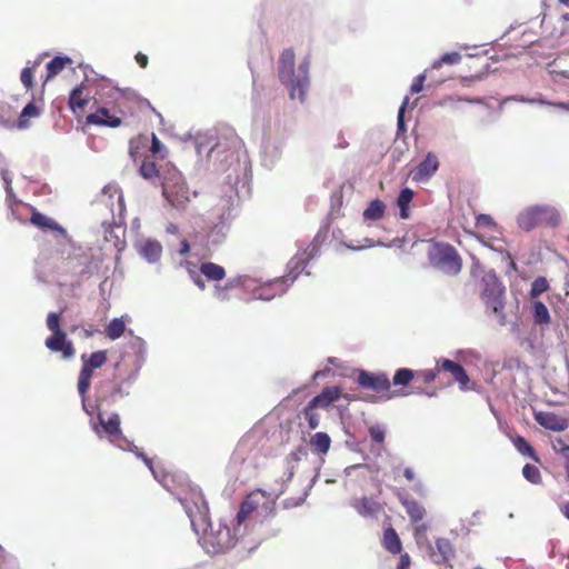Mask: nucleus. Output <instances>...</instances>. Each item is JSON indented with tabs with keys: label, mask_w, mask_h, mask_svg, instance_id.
I'll use <instances>...</instances> for the list:
<instances>
[{
	"label": "nucleus",
	"mask_w": 569,
	"mask_h": 569,
	"mask_svg": "<svg viewBox=\"0 0 569 569\" xmlns=\"http://www.w3.org/2000/svg\"><path fill=\"white\" fill-rule=\"evenodd\" d=\"M319 246L316 242H311L300 254L295 256L288 263L289 273L282 278H276L274 280L262 286L257 291V297L263 300H270L277 295H281L287 290V287L291 284L298 277V274L306 268L307 263L318 254Z\"/></svg>",
	"instance_id": "2"
},
{
	"label": "nucleus",
	"mask_w": 569,
	"mask_h": 569,
	"mask_svg": "<svg viewBox=\"0 0 569 569\" xmlns=\"http://www.w3.org/2000/svg\"><path fill=\"white\" fill-rule=\"evenodd\" d=\"M553 449L556 452L562 455V457L569 456V445L561 438L557 439L553 443Z\"/></svg>",
	"instance_id": "49"
},
{
	"label": "nucleus",
	"mask_w": 569,
	"mask_h": 569,
	"mask_svg": "<svg viewBox=\"0 0 569 569\" xmlns=\"http://www.w3.org/2000/svg\"><path fill=\"white\" fill-rule=\"evenodd\" d=\"M518 226L530 231L540 226H557L559 214L556 209L548 206H532L521 211L517 218Z\"/></svg>",
	"instance_id": "8"
},
{
	"label": "nucleus",
	"mask_w": 569,
	"mask_h": 569,
	"mask_svg": "<svg viewBox=\"0 0 569 569\" xmlns=\"http://www.w3.org/2000/svg\"><path fill=\"white\" fill-rule=\"evenodd\" d=\"M139 172L147 180L154 179V178L162 179V174H160V171H159L156 162L150 160V157L143 158L141 166L139 168Z\"/></svg>",
	"instance_id": "37"
},
{
	"label": "nucleus",
	"mask_w": 569,
	"mask_h": 569,
	"mask_svg": "<svg viewBox=\"0 0 569 569\" xmlns=\"http://www.w3.org/2000/svg\"><path fill=\"white\" fill-rule=\"evenodd\" d=\"M480 297L486 307L493 313H502L505 309V287L495 273L488 272L482 277Z\"/></svg>",
	"instance_id": "10"
},
{
	"label": "nucleus",
	"mask_w": 569,
	"mask_h": 569,
	"mask_svg": "<svg viewBox=\"0 0 569 569\" xmlns=\"http://www.w3.org/2000/svg\"><path fill=\"white\" fill-rule=\"evenodd\" d=\"M274 506L276 501L270 493L260 489L253 490L240 503L236 516L237 525L241 526L252 515L266 518L273 513Z\"/></svg>",
	"instance_id": "5"
},
{
	"label": "nucleus",
	"mask_w": 569,
	"mask_h": 569,
	"mask_svg": "<svg viewBox=\"0 0 569 569\" xmlns=\"http://www.w3.org/2000/svg\"><path fill=\"white\" fill-rule=\"evenodd\" d=\"M386 206L381 200H373L370 202L368 208L363 211V219L365 220H379L385 214Z\"/></svg>",
	"instance_id": "34"
},
{
	"label": "nucleus",
	"mask_w": 569,
	"mask_h": 569,
	"mask_svg": "<svg viewBox=\"0 0 569 569\" xmlns=\"http://www.w3.org/2000/svg\"><path fill=\"white\" fill-rule=\"evenodd\" d=\"M149 142L150 138L147 134H139L129 141V154L134 162L142 158L149 157Z\"/></svg>",
	"instance_id": "19"
},
{
	"label": "nucleus",
	"mask_w": 569,
	"mask_h": 569,
	"mask_svg": "<svg viewBox=\"0 0 569 569\" xmlns=\"http://www.w3.org/2000/svg\"><path fill=\"white\" fill-rule=\"evenodd\" d=\"M302 415L309 429L313 430L319 427L321 420L320 409L308 403L302 410Z\"/></svg>",
	"instance_id": "38"
},
{
	"label": "nucleus",
	"mask_w": 569,
	"mask_h": 569,
	"mask_svg": "<svg viewBox=\"0 0 569 569\" xmlns=\"http://www.w3.org/2000/svg\"><path fill=\"white\" fill-rule=\"evenodd\" d=\"M549 289V283L545 277H538L533 280L530 289V297L532 299L538 298L540 295Z\"/></svg>",
	"instance_id": "42"
},
{
	"label": "nucleus",
	"mask_w": 569,
	"mask_h": 569,
	"mask_svg": "<svg viewBox=\"0 0 569 569\" xmlns=\"http://www.w3.org/2000/svg\"><path fill=\"white\" fill-rule=\"evenodd\" d=\"M141 458L143 459L144 463L152 470V461L150 458H148L147 456L144 455H140Z\"/></svg>",
	"instance_id": "59"
},
{
	"label": "nucleus",
	"mask_w": 569,
	"mask_h": 569,
	"mask_svg": "<svg viewBox=\"0 0 569 569\" xmlns=\"http://www.w3.org/2000/svg\"><path fill=\"white\" fill-rule=\"evenodd\" d=\"M41 114V109L33 102H29L21 111L16 127L20 130L28 129L31 126V120Z\"/></svg>",
	"instance_id": "22"
},
{
	"label": "nucleus",
	"mask_w": 569,
	"mask_h": 569,
	"mask_svg": "<svg viewBox=\"0 0 569 569\" xmlns=\"http://www.w3.org/2000/svg\"><path fill=\"white\" fill-rule=\"evenodd\" d=\"M430 263L447 274L456 276L462 269V259L449 243H436L429 251Z\"/></svg>",
	"instance_id": "7"
},
{
	"label": "nucleus",
	"mask_w": 569,
	"mask_h": 569,
	"mask_svg": "<svg viewBox=\"0 0 569 569\" xmlns=\"http://www.w3.org/2000/svg\"><path fill=\"white\" fill-rule=\"evenodd\" d=\"M47 327L52 335L46 339V347L52 352H61L63 359L72 358L76 353L73 343L67 339V333L61 329L60 316L57 312H50L47 316Z\"/></svg>",
	"instance_id": "9"
},
{
	"label": "nucleus",
	"mask_w": 569,
	"mask_h": 569,
	"mask_svg": "<svg viewBox=\"0 0 569 569\" xmlns=\"http://www.w3.org/2000/svg\"><path fill=\"white\" fill-rule=\"evenodd\" d=\"M126 330V323L120 318L112 319L106 328V335L109 339L116 340L120 338Z\"/></svg>",
	"instance_id": "39"
},
{
	"label": "nucleus",
	"mask_w": 569,
	"mask_h": 569,
	"mask_svg": "<svg viewBox=\"0 0 569 569\" xmlns=\"http://www.w3.org/2000/svg\"><path fill=\"white\" fill-rule=\"evenodd\" d=\"M563 468L566 471V477L569 480V455L567 457H565Z\"/></svg>",
	"instance_id": "56"
},
{
	"label": "nucleus",
	"mask_w": 569,
	"mask_h": 569,
	"mask_svg": "<svg viewBox=\"0 0 569 569\" xmlns=\"http://www.w3.org/2000/svg\"><path fill=\"white\" fill-rule=\"evenodd\" d=\"M6 556H7L6 550L0 546V569H3L2 565L6 559Z\"/></svg>",
	"instance_id": "57"
},
{
	"label": "nucleus",
	"mask_w": 569,
	"mask_h": 569,
	"mask_svg": "<svg viewBox=\"0 0 569 569\" xmlns=\"http://www.w3.org/2000/svg\"><path fill=\"white\" fill-rule=\"evenodd\" d=\"M308 456V450L303 446L297 447L287 456V463L290 467V470H293L295 465H297L302 458ZM292 471H290V476H292Z\"/></svg>",
	"instance_id": "40"
},
{
	"label": "nucleus",
	"mask_w": 569,
	"mask_h": 569,
	"mask_svg": "<svg viewBox=\"0 0 569 569\" xmlns=\"http://www.w3.org/2000/svg\"><path fill=\"white\" fill-rule=\"evenodd\" d=\"M425 80H426V74L425 73H421V74L417 76L413 79L412 83H411L410 92L411 93H419L423 89Z\"/></svg>",
	"instance_id": "48"
},
{
	"label": "nucleus",
	"mask_w": 569,
	"mask_h": 569,
	"mask_svg": "<svg viewBox=\"0 0 569 569\" xmlns=\"http://www.w3.org/2000/svg\"><path fill=\"white\" fill-rule=\"evenodd\" d=\"M522 475L528 481L532 483L541 482V473L539 469L533 465L527 463L522 469Z\"/></svg>",
	"instance_id": "43"
},
{
	"label": "nucleus",
	"mask_w": 569,
	"mask_h": 569,
	"mask_svg": "<svg viewBox=\"0 0 569 569\" xmlns=\"http://www.w3.org/2000/svg\"><path fill=\"white\" fill-rule=\"evenodd\" d=\"M408 103H409V98L406 97L405 100L402 101L401 107L399 108V111H398L397 122H398L399 130H405V110H406Z\"/></svg>",
	"instance_id": "50"
},
{
	"label": "nucleus",
	"mask_w": 569,
	"mask_h": 569,
	"mask_svg": "<svg viewBox=\"0 0 569 569\" xmlns=\"http://www.w3.org/2000/svg\"><path fill=\"white\" fill-rule=\"evenodd\" d=\"M139 253L149 262H156L161 257L162 247L160 242L156 240H146L140 243Z\"/></svg>",
	"instance_id": "24"
},
{
	"label": "nucleus",
	"mask_w": 569,
	"mask_h": 569,
	"mask_svg": "<svg viewBox=\"0 0 569 569\" xmlns=\"http://www.w3.org/2000/svg\"><path fill=\"white\" fill-rule=\"evenodd\" d=\"M461 60V56L458 52H449L441 56L437 61L433 62V68H440L442 64H456Z\"/></svg>",
	"instance_id": "44"
},
{
	"label": "nucleus",
	"mask_w": 569,
	"mask_h": 569,
	"mask_svg": "<svg viewBox=\"0 0 569 569\" xmlns=\"http://www.w3.org/2000/svg\"><path fill=\"white\" fill-rule=\"evenodd\" d=\"M199 270L210 281H221L226 277L224 268L213 262L201 263Z\"/></svg>",
	"instance_id": "30"
},
{
	"label": "nucleus",
	"mask_w": 569,
	"mask_h": 569,
	"mask_svg": "<svg viewBox=\"0 0 569 569\" xmlns=\"http://www.w3.org/2000/svg\"><path fill=\"white\" fill-rule=\"evenodd\" d=\"M193 281L200 290H203L206 288L204 281L201 278L196 277L193 278Z\"/></svg>",
	"instance_id": "54"
},
{
	"label": "nucleus",
	"mask_w": 569,
	"mask_h": 569,
	"mask_svg": "<svg viewBox=\"0 0 569 569\" xmlns=\"http://www.w3.org/2000/svg\"><path fill=\"white\" fill-rule=\"evenodd\" d=\"M87 123L118 128L122 124V117L111 113L104 107H99L94 112L87 116Z\"/></svg>",
	"instance_id": "16"
},
{
	"label": "nucleus",
	"mask_w": 569,
	"mask_h": 569,
	"mask_svg": "<svg viewBox=\"0 0 569 569\" xmlns=\"http://www.w3.org/2000/svg\"><path fill=\"white\" fill-rule=\"evenodd\" d=\"M148 153L150 158L163 160L167 157V149L154 132L151 133Z\"/></svg>",
	"instance_id": "35"
},
{
	"label": "nucleus",
	"mask_w": 569,
	"mask_h": 569,
	"mask_svg": "<svg viewBox=\"0 0 569 569\" xmlns=\"http://www.w3.org/2000/svg\"><path fill=\"white\" fill-rule=\"evenodd\" d=\"M237 536L231 529L221 522L217 525L209 522L203 536V545L208 552L223 553L234 547Z\"/></svg>",
	"instance_id": "6"
},
{
	"label": "nucleus",
	"mask_w": 569,
	"mask_h": 569,
	"mask_svg": "<svg viewBox=\"0 0 569 569\" xmlns=\"http://www.w3.org/2000/svg\"><path fill=\"white\" fill-rule=\"evenodd\" d=\"M410 565H411L410 556L407 552L401 553L397 569H409Z\"/></svg>",
	"instance_id": "51"
},
{
	"label": "nucleus",
	"mask_w": 569,
	"mask_h": 569,
	"mask_svg": "<svg viewBox=\"0 0 569 569\" xmlns=\"http://www.w3.org/2000/svg\"><path fill=\"white\" fill-rule=\"evenodd\" d=\"M189 250H190V246H189V243H188L187 241H183V242L181 243L180 253L186 254V253H188V252H189Z\"/></svg>",
	"instance_id": "55"
},
{
	"label": "nucleus",
	"mask_w": 569,
	"mask_h": 569,
	"mask_svg": "<svg viewBox=\"0 0 569 569\" xmlns=\"http://www.w3.org/2000/svg\"><path fill=\"white\" fill-rule=\"evenodd\" d=\"M415 380L419 381L425 385H429L431 382H435L437 378H439V372L437 370V366L435 369H428V370H417Z\"/></svg>",
	"instance_id": "41"
},
{
	"label": "nucleus",
	"mask_w": 569,
	"mask_h": 569,
	"mask_svg": "<svg viewBox=\"0 0 569 569\" xmlns=\"http://www.w3.org/2000/svg\"><path fill=\"white\" fill-rule=\"evenodd\" d=\"M369 433L372 441L378 445L377 453L379 455L385 441V430L379 425H376L369 428Z\"/></svg>",
	"instance_id": "46"
},
{
	"label": "nucleus",
	"mask_w": 569,
	"mask_h": 569,
	"mask_svg": "<svg viewBox=\"0 0 569 569\" xmlns=\"http://www.w3.org/2000/svg\"><path fill=\"white\" fill-rule=\"evenodd\" d=\"M42 58L39 57L37 60L31 62V66H27L22 69L20 80L27 90L33 89L34 82V70L41 64ZM30 64V61L28 62Z\"/></svg>",
	"instance_id": "32"
},
{
	"label": "nucleus",
	"mask_w": 569,
	"mask_h": 569,
	"mask_svg": "<svg viewBox=\"0 0 569 569\" xmlns=\"http://www.w3.org/2000/svg\"><path fill=\"white\" fill-rule=\"evenodd\" d=\"M399 501L405 508L410 522L413 527V535L416 539L422 538L429 529V523L427 522V510L426 508L412 497L408 495H400Z\"/></svg>",
	"instance_id": "11"
},
{
	"label": "nucleus",
	"mask_w": 569,
	"mask_h": 569,
	"mask_svg": "<svg viewBox=\"0 0 569 569\" xmlns=\"http://www.w3.org/2000/svg\"><path fill=\"white\" fill-rule=\"evenodd\" d=\"M81 360L83 365L78 377V391L84 401L91 385L93 371L101 368L108 360L107 351L100 350L92 352L88 358L82 355Z\"/></svg>",
	"instance_id": "12"
},
{
	"label": "nucleus",
	"mask_w": 569,
	"mask_h": 569,
	"mask_svg": "<svg viewBox=\"0 0 569 569\" xmlns=\"http://www.w3.org/2000/svg\"><path fill=\"white\" fill-rule=\"evenodd\" d=\"M134 59H136V62H137L141 68H143V69H144V68H147L149 60H148V57H147L144 53H142V52H138V53L136 54Z\"/></svg>",
	"instance_id": "52"
},
{
	"label": "nucleus",
	"mask_w": 569,
	"mask_h": 569,
	"mask_svg": "<svg viewBox=\"0 0 569 569\" xmlns=\"http://www.w3.org/2000/svg\"><path fill=\"white\" fill-rule=\"evenodd\" d=\"M87 84L82 82L77 86L69 96V108L76 113L82 111L90 100V93L86 92Z\"/></svg>",
	"instance_id": "20"
},
{
	"label": "nucleus",
	"mask_w": 569,
	"mask_h": 569,
	"mask_svg": "<svg viewBox=\"0 0 569 569\" xmlns=\"http://www.w3.org/2000/svg\"><path fill=\"white\" fill-rule=\"evenodd\" d=\"M381 543L389 553L401 555L402 542L392 527L385 529Z\"/></svg>",
	"instance_id": "21"
},
{
	"label": "nucleus",
	"mask_w": 569,
	"mask_h": 569,
	"mask_svg": "<svg viewBox=\"0 0 569 569\" xmlns=\"http://www.w3.org/2000/svg\"><path fill=\"white\" fill-rule=\"evenodd\" d=\"M358 386L362 389L373 392L370 396H358V399L373 403L379 401H388L399 397H406L410 393L403 389H391V381L388 375L385 372L358 370Z\"/></svg>",
	"instance_id": "3"
},
{
	"label": "nucleus",
	"mask_w": 569,
	"mask_h": 569,
	"mask_svg": "<svg viewBox=\"0 0 569 569\" xmlns=\"http://www.w3.org/2000/svg\"><path fill=\"white\" fill-rule=\"evenodd\" d=\"M532 318L536 325H548L550 322L549 310L541 301H535L532 305Z\"/></svg>",
	"instance_id": "36"
},
{
	"label": "nucleus",
	"mask_w": 569,
	"mask_h": 569,
	"mask_svg": "<svg viewBox=\"0 0 569 569\" xmlns=\"http://www.w3.org/2000/svg\"><path fill=\"white\" fill-rule=\"evenodd\" d=\"M403 476L409 480L412 481L415 479V473L411 468H406L403 470Z\"/></svg>",
	"instance_id": "53"
},
{
	"label": "nucleus",
	"mask_w": 569,
	"mask_h": 569,
	"mask_svg": "<svg viewBox=\"0 0 569 569\" xmlns=\"http://www.w3.org/2000/svg\"><path fill=\"white\" fill-rule=\"evenodd\" d=\"M436 551L433 556L437 557L436 562H447L455 557V548L449 539L438 538L435 542Z\"/></svg>",
	"instance_id": "23"
},
{
	"label": "nucleus",
	"mask_w": 569,
	"mask_h": 569,
	"mask_svg": "<svg viewBox=\"0 0 569 569\" xmlns=\"http://www.w3.org/2000/svg\"><path fill=\"white\" fill-rule=\"evenodd\" d=\"M92 335H93V331H92V330L83 329V337H86V338H90Z\"/></svg>",
	"instance_id": "60"
},
{
	"label": "nucleus",
	"mask_w": 569,
	"mask_h": 569,
	"mask_svg": "<svg viewBox=\"0 0 569 569\" xmlns=\"http://www.w3.org/2000/svg\"><path fill=\"white\" fill-rule=\"evenodd\" d=\"M98 420L103 431L110 437H119L121 435L120 417L118 413H112L107 420L99 413Z\"/></svg>",
	"instance_id": "27"
},
{
	"label": "nucleus",
	"mask_w": 569,
	"mask_h": 569,
	"mask_svg": "<svg viewBox=\"0 0 569 569\" xmlns=\"http://www.w3.org/2000/svg\"><path fill=\"white\" fill-rule=\"evenodd\" d=\"M30 222L42 230L63 231V229L53 219L34 209L32 210Z\"/></svg>",
	"instance_id": "25"
},
{
	"label": "nucleus",
	"mask_w": 569,
	"mask_h": 569,
	"mask_svg": "<svg viewBox=\"0 0 569 569\" xmlns=\"http://www.w3.org/2000/svg\"><path fill=\"white\" fill-rule=\"evenodd\" d=\"M180 502L186 509L190 520L194 523L199 517L201 520H206L208 513L207 501L198 488H190L184 496L179 497Z\"/></svg>",
	"instance_id": "13"
},
{
	"label": "nucleus",
	"mask_w": 569,
	"mask_h": 569,
	"mask_svg": "<svg viewBox=\"0 0 569 569\" xmlns=\"http://www.w3.org/2000/svg\"><path fill=\"white\" fill-rule=\"evenodd\" d=\"M536 421L543 428L552 431H565L568 428L567 419L549 411H539L535 413Z\"/></svg>",
	"instance_id": "17"
},
{
	"label": "nucleus",
	"mask_w": 569,
	"mask_h": 569,
	"mask_svg": "<svg viewBox=\"0 0 569 569\" xmlns=\"http://www.w3.org/2000/svg\"><path fill=\"white\" fill-rule=\"evenodd\" d=\"M162 196L178 210L186 209L190 202V191L182 173L177 168H167L161 180Z\"/></svg>",
	"instance_id": "4"
},
{
	"label": "nucleus",
	"mask_w": 569,
	"mask_h": 569,
	"mask_svg": "<svg viewBox=\"0 0 569 569\" xmlns=\"http://www.w3.org/2000/svg\"><path fill=\"white\" fill-rule=\"evenodd\" d=\"M353 469H355V466H349V467H347V468L345 469V472H346L347 475H350V473H351V471H352Z\"/></svg>",
	"instance_id": "63"
},
{
	"label": "nucleus",
	"mask_w": 569,
	"mask_h": 569,
	"mask_svg": "<svg viewBox=\"0 0 569 569\" xmlns=\"http://www.w3.org/2000/svg\"><path fill=\"white\" fill-rule=\"evenodd\" d=\"M561 511L565 515V517L569 519V502L563 505V507L561 508Z\"/></svg>",
	"instance_id": "58"
},
{
	"label": "nucleus",
	"mask_w": 569,
	"mask_h": 569,
	"mask_svg": "<svg viewBox=\"0 0 569 569\" xmlns=\"http://www.w3.org/2000/svg\"><path fill=\"white\" fill-rule=\"evenodd\" d=\"M439 169V159L428 152L425 159L410 172L413 182L420 183L428 181Z\"/></svg>",
	"instance_id": "15"
},
{
	"label": "nucleus",
	"mask_w": 569,
	"mask_h": 569,
	"mask_svg": "<svg viewBox=\"0 0 569 569\" xmlns=\"http://www.w3.org/2000/svg\"><path fill=\"white\" fill-rule=\"evenodd\" d=\"M241 286H243V280L241 277H237L230 279L224 286H216L213 295L219 301H228L230 299L229 291Z\"/></svg>",
	"instance_id": "31"
},
{
	"label": "nucleus",
	"mask_w": 569,
	"mask_h": 569,
	"mask_svg": "<svg viewBox=\"0 0 569 569\" xmlns=\"http://www.w3.org/2000/svg\"><path fill=\"white\" fill-rule=\"evenodd\" d=\"M416 372L415 370L408 369V368H400L398 369L392 378V385L395 387H401L400 389H405V387H408L409 383L415 380Z\"/></svg>",
	"instance_id": "33"
},
{
	"label": "nucleus",
	"mask_w": 569,
	"mask_h": 569,
	"mask_svg": "<svg viewBox=\"0 0 569 569\" xmlns=\"http://www.w3.org/2000/svg\"><path fill=\"white\" fill-rule=\"evenodd\" d=\"M471 81H472V78H470V79H469V78H463V79H462V84H463V86H469V83H470Z\"/></svg>",
	"instance_id": "62"
},
{
	"label": "nucleus",
	"mask_w": 569,
	"mask_h": 569,
	"mask_svg": "<svg viewBox=\"0 0 569 569\" xmlns=\"http://www.w3.org/2000/svg\"><path fill=\"white\" fill-rule=\"evenodd\" d=\"M513 445L515 447L517 448V450L522 453V455H526V456H529L531 458L535 457V450L533 448L530 446V443L521 436H518L515 440H513Z\"/></svg>",
	"instance_id": "45"
},
{
	"label": "nucleus",
	"mask_w": 569,
	"mask_h": 569,
	"mask_svg": "<svg viewBox=\"0 0 569 569\" xmlns=\"http://www.w3.org/2000/svg\"><path fill=\"white\" fill-rule=\"evenodd\" d=\"M331 446V439L326 432H316L310 438V447L313 452L326 455Z\"/></svg>",
	"instance_id": "29"
},
{
	"label": "nucleus",
	"mask_w": 569,
	"mask_h": 569,
	"mask_svg": "<svg viewBox=\"0 0 569 569\" xmlns=\"http://www.w3.org/2000/svg\"><path fill=\"white\" fill-rule=\"evenodd\" d=\"M342 391L339 387H326L322 391L312 398L309 405L320 410H327L333 402L340 399Z\"/></svg>",
	"instance_id": "18"
},
{
	"label": "nucleus",
	"mask_w": 569,
	"mask_h": 569,
	"mask_svg": "<svg viewBox=\"0 0 569 569\" xmlns=\"http://www.w3.org/2000/svg\"><path fill=\"white\" fill-rule=\"evenodd\" d=\"M295 51L292 49H284L279 58V79L289 89L291 99L303 100L306 91L309 87V67L310 60L306 57L295 70Z\"/></svg>",
	"instance_id": "1"
},
{
	"label": "nucleus",
	"mask_w": 569,
	"mask_h": 569,
	"mask_svg": "<svg viewBox=\"0 0 569 569\" xmlns=\"http://www.w3.org/2000/svg\"><path fill=\"white\" fill-rule=\"evenodd\" d=\"M413 191L410 188H403L398 198H397V206L399 207V216L401 219H409L410 218V203L413 199Z\"/></svg>",
	"instance_id": "28"
},
{
	"label": "nucleus",
	"mask_w": 569,
	"mask_h": 569,
	"mask_svg": "<svg viewBox=\"0 0 569 569\" xmlns=\"http://www.w3.org/2000/svg\"><path fill=\"white\" fill-rule=\"evenodd\" d=\"M323 375H325V372H323V371H317V372L315 373L313 378H315V379H317V378H319V377H321V376H323Z\"/></svg>",
	"instance_id": "64"
},
{
	"label": "nucleus",
	"mask_w": 569,
	"mask_h": 569,
	"mask_svg": "<svg viewBox=\"0 0 569 569\" xmlns=\"http://www.w3.org/2000/svg\"><path fill=\"white\" fill-rule=\"evenodd\" d=\"M111 190H113L114 192H117V191H118V190H117L114 187H112V186H107V187H104V188H103V192H104V193H107V192H109V191H111Z\"/></svg>",
	"instance_id": "61"
},
{
	"label": "nucleus",
	"mask_w": 569,
	"mask_h": 569,
	"mask_svg": "<svg viewBox=\"0 0 569 569\" xmlns=\"http://www.w3.org/2000/svg\"><path fill=\"white\" fill-rule=\"evenodd\" d=\"M437 370L439 372V376H449V378L445 382L446 385L450 386L457 382L461 390L468 389V383L470 379L460 363L445 358L439 359L437 360Z\"/></svg>",
	"instance_id": "14"
},
{
	"label": "nucleus",
	"mask_w": 569,
	"mask_h": 569,
	"mask_svg": "<svg viewBox=\"0 0 569 569\" xmlns=\"http://www.w3.org/2000/svg\"><path fill=\"white\" fill-rule=\"evenodd\" d=\"M72 63H73L72 59L69 57H54L51 61H49L47 63V76H46L44 82L54 78L67 66H71Z\"/></svg>",
	"instance_id": "26"
},
{
	"label": "nucleus",
	"mask_w": 569,
	"mask_h": 569,
	"mask_svg": "<svg viewBox=\"0 0 569 569\" xmlns=\"http://www.w3.org/2000/svg\"><path fill=\"white\" fill-rule=\"evenodd\" d=\"M496 222L491 216L480 213L476 217V227L481 229L492 230L496 228Z\"/></svg>",
	"instance_id": "47"
}]
</instances>
